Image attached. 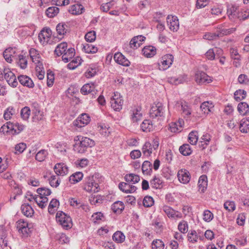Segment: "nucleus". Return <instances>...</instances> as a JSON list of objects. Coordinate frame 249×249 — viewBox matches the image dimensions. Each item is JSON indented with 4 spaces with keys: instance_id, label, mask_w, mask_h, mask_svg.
<instances>
[{
    "instance_id": "f257e3e1",
    "label": "nucleus",
    "mask_w": 249,
    "mask_h": 249,
    "mask_svg": "<svg viewBox=\"0 0 249 249\" xmlns=\"http://www.w3.org/2000/svg\"><path fill=\"white\" fill-rule=\"evenodd\" d=\"M75 143L74 145V150L75 152L83 154L88 148L94 146V141L88 137L82 136H77L74 138Z\"/></svg>"
},
{
    "instance_id": "f03ea898",
    "label": "nucleus",
    "mask_w": 249,
    "mask_h": 249,
    "mask_svg": "<svg viewBox=\"0 0 249 249\" xmlns=\"http://www.w3.org/2000/svg\"><path fill=\"white\" fill-rule=\"evenodd\" d=\"M100 174L95 173L92 176L86 177L85 179L83 189L87 192L96 193L99 191V184L100 181Z\"/></svg>"
},
{
    "instance_id": "7ed1b4c3",
    "label": "nucleus",
    "mask_w": 249,
    "mask_h": 249,
    "mask_svg": "<svg viewBox=\"0 0 249 249\" xmlns=\"http://www.w3.org/2000/svg\"><path fill=\"white\" fill-rule=\"evenodd\" d=\"M17 228L18 232L21 234L22 238H26L30 236L31 233L32 226L24 219H19L17 222Z\"/></svg>"
},
{
    "instance_id": "20e7f679",
    "label": "nucleus",
    "mask_w": 249,
    "mask_h": 249,
    "mask_svg": "<svg viewBox=\"0 0 249 249\" xmlns=\"http://www.w3.org/2000/svg\"><path fill=\"white\" fill-rule=\"evenodd\" d=\"M235 30V28H231L228 29H223L220 32L217 33H208L204 36V38L209 40H213L216 39L219 36L224 35L230 34Z\"/></svg>"
},
{
    "instance_id": "39448f33",
    "label": "nucleus",
    "mask_w": 249,
    "mask_h": 249,
    "mask_svg": "<svg viewBox=\"0 0 249 249\" xmlns=\"http://www.w3.org/2000/svg\"><path fill=\"white\" fill-rule=\"evenodd\" d=\"M123 102V97L120 93L114 92V95L111 98V106L114 110L119 111L122 108Z\"/></svg>"
},
{
    "instance_id": "423d86ee",
    "label": "nucleus",
    "mask_w": 249,
    "mask_h": 249,
    "mask_svg": "<svg viewBox=\"0 0 249 249\" xmlns=\"http://www.w3.org/2000/svg\"><path fill=\"white\" fill-rule=\"evenodd\" d=\"M3 72L4 79L8 84L13 88L16 87L18 85V81L15 74L9 68H4Z\"/></svg>"
},
{
    "instance_id": "0eeeda50",
    "label": "nucleus",
    "mask_w": 249,
    "mask_h": 249,
    "mask_svg": "<svg viewBox=\"0 0 249 249\" xmlns=\"http://www.w3.org/2000/svg\"><path fill=\"white\" fill-rule=\"evenodd\" d=\"M174 57L172 54H167L162 56L159 63V68L160 70H167L173 62Z\"/></svg>"
},
{
    "instance_id": "6e6552de",
    "label": "nucleus",
    "mask_w": 249,
    "mask_h": 249,
    "mask_svg": "<svg viewBox=\"0 0 249 249\" xmlns=\"http://www.w3.org/2000/svg\"><path fill=\"white\" fill-rule=\"evenodd\" d=\"M195 80L199 84H208L212 81L211 77L202 71H198L196 73Z\"/></svg>"
},
{
    "instance_id": "1a4fd4ad",
    "label": "nucleus",
    "mask_w": 249,
    "mask_h": 249,
    "mask_svg": "<svg viewBox=\"0 0 249 249\" xmlns=\"http://www.w3.org/2000/svg\"><path fill=\"white\" fill-rule=\"evenodd\" d=\"M163 110L164 107L161 103H158L151 107L150 110V115L153 118L162 116L164 114Z\"/></svg>"
},
{
    "instance_id": "9d476101",
    "label": "nucleus",
    "mask_w": 249,
    "mask_h": 249,
    "mask_svg": "<svg viewBox=\"0 0 249 249\" xmlns=\"http://www.w3.org/2000/svg\"><path fill=\"white\" fill-rule=\"evenodd\" d=\"M90 120V117L87 114L83 113L73 122V124L78 127H82L87 125Z\"/></svg>"
},
{
    "instance_id": "9b49d317",
    "label": "nucleus",
    "mask_w": 249,
    "mask_h": 249,
    "mask_svg": "<svg viewBox=\"0 0 249 249\" xmlns=\"http://www.w3.org/2000/svg\"><path fill=\"white\" fill-rule=\"evenodd\" d=\"M95 85L93 83L85 84L81 89V92L83 95L91 93L92 96L97 93V90L95 89Z\"/></svg>"
},
{
    "instance_id": "f8f14e48",
    "label": "nucleus",
    "mask_w": 249,
    "mask_h": 249,
    "mask_svg": "<svg viewBox=\"0 0 249 249\" xmlns=\"http://www.w3.org/2000/svg\"><path fill=\"white\" fill-rule=\"evenodd\" d=\"M52 35V31L50 28L44 29L38 34L39 41L42 44L47 43Z\"/></svg>"
},
{
    "instance_id": "ddd939ff",
    "label": "nucleus",
    "mask_w": 249,
    "mask_h": 249,
    "mask_svg": "<svg viewBox=\"0 0 249 249\" xmlns=\"http://www.w3.org/2000/svg\"><path fill=\"white\" fill-rule=\"evenodd\" d=\"M167 22L171 31L176 32L179 29V21L177 17L168 16L167 18Z\"/></svg>"
},
{
    "instance_id": "4468645a",
    "label": "nucleus",
    "mask_w": 249,
    "mask_h": 249,
    "mask_svg": "<svg viewBox=\"0 0 249 249\" xmlns=\"http://www.w3.org/2000/svg\"><path fill=\"white\" fill-rule=\"evenodd\" d=\"M113 58L117 63L123 66L128 67L130 64V61L120 52L115 53Z\"/></svg>"
},
{
    "instance_id": "2eb2a0df",
    "label": "nucleus",
    "mask_w": 249,
    "mask_h": 249,
    "mask_svg": "<svg viewBox=\"0 0 249 249\" xmlns=\"http://www.w3.org/2000/svg\"><path fill=\"white\" fill-rule=\"evenodd\" d=\"M119 188L123 192L126 194L134 193L137 187L128 182H121L119 184Z\"/></svg>"
},
{
    "instance_id": "dca6fc26",
    "label": "nucleus",
    "mask_w": 249,
    "mask_h": 249,
    "mask_svg": "<svg viewBox=\"0 0 249 249\" xmlns=\"http://www.w3.org/2000/svg\"><path fill=\"white\" fill-rule=\"evenodd\" d=\"M6 128H7L8 129L15 130V132H16L17 133H19L20 132L23 130L24 125L18 123H16L14 124L8 123L6 126L4 125L1 127L0 129V132H3Z\"/></svg>"
},
{
    "instance_id": "f3484780",
    "label": "nucleus",
    "mask_w": 249,
    "mask_h": 249,
    "mask_svg": "<svg viewBox=\"0 0 249 249\" xmlns=\"http://www.w3.org/2000/svg\"><path fill=\"white\" fill-rule=\"evenodd\" d=\"M178 177L179 181L184 184L188 183L190 180L189 172L186 169L179 170L178 173Z\"/></svg>"
},
{
    "instance_id": "a211bd4d",
    "label": "nucleus",
    "mask_w": 249,
    "mask_h": 249,
    "mask_svg": "<svg viewBox=\"0 0 249 249\" xmlns=\"http://www.w3.org/2000/svg\"><path fill=\"white\" fill-rule=\"evenodd\" d=\"M53 169L56 175L58 176H64L68 173V167L64 163H62L56 164Z\"/></svg>"
},
{
    "instance_id": "6ab92c4d",
    "label": "nucleus",
    "mask_w": 249,
    "mask_h": 249,
    "mask_svg": "<svg viewBox=\"0 0 249 249\" xmlns=\"http://www.w3.org/2000/svg\"><path fill=\"white\" fill-rule=\"evenodd\" d=\"M19 83L24 86L31 88L34 87V84L32 80L26 75H20L18 76Z\"/></svg>"
},
{
    "instance_id": "aec40b11",
    "label": "nucleus",
    "mask_w": 249,
    "mask_h": 249,
    "mask_svg": "<svg viewBox=\"0 0 249 249\" xmlns=\"http://www.w3.org/2000/svg\"><path fill=\"white\" fill-rule=\"evenodd\" d=\"M75 49L73 48H70L67 49L62 54V60L67 63L72 59L75 55Z\"/></svg>"
},
{
    "instance_id": "412c9836",
    "label": "nucleus",
    "mask_w": 249,
    "mask_h": 249,
    "mask_svg": "<svg viewBox=\"0 0 249 249\" xmlns=\"http://www.w3.org/2000/svg\"><path fill=\"white\" fill-rule=\"evenodd\" d=\"M138 39H140V42H142L145 40V37L142 36H138L132 38L129 43L130 48L135 49L140 46L141 43L138 41Z\"/></svg>"
},
{
    "instance_id": "4be33fe9",
    "label": "nucleus",
    "mask_w": 249,
    "mask_h": 249,
    "mask_svg": "<svg viewBox=\"0 0 249 249\" xmlns=\"http://www.w3.org/2000/svg\"><path fill=\"white\" fill-rule=\"evenodd\" d=\"M56 30L57 34L60 36L63 37V36L66 34L69 31L68 26L65 23H59L56 27Z\"/></svg>"
},
{
    "instance_id": "5701e85b",
    "label": "nucleus",
    "mask_w": 249,
    "mask_h": 249,
    "mask_svg": "<svg viewBox=\"0 0 249 249\" xmlns=\"http://www.w3.org/2000/svg\"><path fill=\"white\" fill-rule=\"evenodd\" d=\"M143 54L147 57H151L156 53V49L153 46H147L142 49Z\"/></svg>"
},
{
    "instance_id": "b1692460",
    "label": "nucleus",
    "mask_w": 249,
    "mask_h": 249,
    "mask_svg": "<svg viewBox=\"0 0 249 249\" xmlns=\"http://www.w3.org/2000/svg\"><path fill=\"white\" fill-rule=\"evenodd\" d=\"M130 119L133 123H137L140 121L142 118V113L138 108L134 109L131 111Z\"/></svg>"
},
{
    "instance_id": "393cba45",
    "label": "nucleus",
    "mask_w": 249,
    "mask_h": 249,
    "mask_svg": "<svg viewBox=\"0 0 249 249\" xmlns=\"http://www.w3.org/2000/svg\"><path fill=\"white\" fill-rule=\"evenodd\" d=\"M124 208V203L120 201L115 202L111 206L112 211L116 214L121 213Z\"/></svg>"
},
{
    "instance_id": "a878e982",
    "label": "nucleus",
    "mask_w": 249,
    "mask_h": 249,
    "mask_svg": "<svg viewBox=\"0 0 249 249\" xmlns=\"http://www.w3.org/2000/svg\"><path fill=\"white\" fill-rule=\"evenodd\" d=\"M178 107H181V110L185 117H188L191 114L190 108L188 106L187 103L184 101H180L177 103Z\"/></svg>"
},
{
    "instance_id": "bb28decb",
    "label": "nucleus",
    "mask_w": 249,
    "mask_h": 249,
    "mask_svg": "<svg viewBox=\"0 0 249 249\" xmlns=\"http://www.w3.org/2000/svg\"><path fill=\"white\" fill-rule=\"evenodd\" d=\"M213 107L214 105L213 103L210 101L204 102L200 106V108L205 114H208L211 112Z\"/></svg>"
},
{
    "instance_id": "cd10ccee",
    "label": "nucleus",
    "mask_w": 249,
    "mask_h": 249,
    "mask_svg": "<svg viewBox=\"0 0 249 249\" xmlns=\"http://www.w3.org/2000/svg\"><path fill=\"white\" fill-rule=\"evenodd\" d=\"M163 210L169 218L170 217L171 218H175V216L177 218L181 217V215H179L180 213L178 212L175 211L170 207L164 206L163 207Z\"/></svg>"
},
{
    "instance_id": "c85d7f7f",
    "label": "nucleus",
    "mask_w": 249,
    "mask_h": 249,
    "mask_svg": "<svg viewBox=\"0 0 249 249\" xmlns=\"http://www.w3.org/2000/svg\"><path fill=\"white\" fill-rule=\"evenodd\" d=\"M15 49L9 47L6 49L3 53V55L5 60L8 62L11 63L12 61V56L15 53Z\"/></svg>"
},
{
    "instance_id": "c756f323",
    "label": "nucleus",
    "mask_w": 249,
    "mask_h": 249,
    "mask_svg": "<svg viewBox=\"0 0 249 249\" xmlns=\"http://www.w3.org/2000/svg\"><path fill=\"white\" fill-rule=\"evenodd\" d=\"M124 179L126 182L130 184L138 183L140 180V176L135 174H128L124 176Z\"/></svg>"
},
{
    "instance_id": "7c9ffc66",
    "label": "nucleus",
    "mask_w": 249,
    "mask_h": 249,
    "mask_svg": "<svg viewBox=\"0 0 249 249\" xmlns=\"http://www.w3.org/2000/svg\"><path fill=\"white\" fill-rule=\"evenodd\" d=\"M141 127L143 132H147L152 131L154 126L153 124H152V122L151 120H145L141 124Z\"/></svg>"
},
{
    "instance_id": "2f4dec72",
    "label": "nucleus",
    "mask_w": 249,
    "mask_h": 249,
    "mask_svg": "<svg viewBox=\"0 0 249 249\" xmlns=\"http://www.w3.org/2000/svg\"><path fill=\"white\" fill-rule=\"evenodd\" d=\"M150 184L153 188L158 189L163 186V181L159 177L155 176L150 181Z\"/></svg>"
},
{
    "instance_id": "473e14b6",
    "label": "nucleus",
    "mask_w": 249,
    "mask_h": 249,
    "mask_svg": "<svg viewBox=\"0 0 249 249\" xmlns=\"http://www.w3.org/2000/svg\"><path fill=\"white\" fill-rule=\"evenodd\" d=\"M84 8L83 6L79 4H75L72 5L69 11L72 15H78L82 13Z\"/></svg>"
},
{
    "instance_id": "72a5a7b5",
    "label": "nucleus",
    "mask_w": 249,
    "mask_h": 249,
    "mask_svg": "<svg viewBox=\"0 0 249 249\" xmlns=\"http://www.w3.org/2000/svg\"><path fill=\"white\" fill-rule=\"evenodd\" d=\"M239 129L243 133H248L249 131V118H244L241 120Z\"/></svg>"
},
{
    "instance_id": "f704fd0d",
    "label": "nucleus",
    "mask_w": 249,
    "mask_h": 249,
    "mask_svg": "<svg viewBox=\"0 0 249 249\" xmlns=\"http://www.w3.org/2000/svg\"><path fill=\"white\" fill-rule=\"evenodd\" d=\"M199 189L204 192L207 186V177L206 175H202L200 177L198 181Z\"/></svg>"
},
{
    "instance_id": "c9c22d12",
    "label": "nucleus",
    "mask_w": 249,
    "mask_h": 249,
    "mask_svg": "<svg viewBox=\"0 0 249 249\" xmlns=\"http://www.w3.org/2000/svg\"><path fill=\"white\" fill-rule=\"evenodd\" d=\"M67 46L68 45L66 42H64L61 43L56 46L54 50V53L57 56H60L62 55L63 53L67 50Z\"/></svg>"
},
{
    "instance_id": "e433bc0d",
    "label": "nucleus",
    "mask_w": 249,
    "mask_h": 249,
    "mask_svg": "<svg viewBox=\"0 0 249 249\" xmlns=\"http://www.w3.org/2000/svg\"><path fill=\"white\" fill-rule=\"evenodd\" d=\"M142 170L143 174L150 175L152 172L151 163L148 160H145L142 164Z\"/></svg>"
},
{
    "instance_id": "4c0bfd02",
    "label": "nucleus",
    "mask_w": 249,
    "mask_h": 249,
    "mask_svg": "<svg viewBox=\"0 0 249 249\" xmlns=\"http://www.w3.org/2000/svg\"><path fill=\"white\" fill-rule=\"evenodd\" d=\"M48 200V199L47 197L41 196L39 195H37V196L35 197V201L37 205L42 209L46 206Z\"/></svg>"
},
{
    "instance_id": "58836bf2",
    "label": "nucleus",
    "mask_w": 249,
    "mask_h": 249,
    "mask_svg": "<svg viewBox=\"0 0 249 249\" xmlns=\"http://www.w3.org/2000/svg\"><path fill=\"white\" fill-rule=\"evenodd\" d=\"M125 236L121 231H116L112 236V239L117 243H122L125 240Z\"/></svg>"
},
{
    "instance_id": "ea45409f",
    "label": "nucleus",
    "mask_w": 249,
    "mask_h": 249,
    "mask_svg": "<svg viewBox=\"0 0 249 249\" xmlns=\"http://www.w3.org/2000/svg\"><path fill=\"white\" fill-rule=\"evenodd\" d=\"M142 151L143 155L147 157L150 156L153 152L152 144L149 142H145L142 146Z\"/></svg>"
},
{
    "instance_id": "a19ab883",
    "label": "nucleus",
    "mask_w": 249,
    "mask_h": 249,
    "mask_svg": "<svg viewBox=\"0 0 249 249\" xmlns=\"http://www.w3.org/2000/svg\"><path fill=\"white\" fill-rule=\"evenodd\" d=\"M237 109L240 114L245 115L249 112V106L246 102H241L238 105Z\"/></svg>"
},
{
    "instance_id": "79ce46f5",
    "label": "nucleus",
    "mask_w": 249,
    "mask_h": 249,
    "mask_svg": "<svg viewBox=\"0 0 249 249\" xmlns=\"http://www.w3.org/2000/svg\"><path fill=\"white\" fill-rule=\"evenodd\" d=\"M21 210L22 213L26 217H31L34 213V210L29 205H22Z\"/></svg>"
},
{
    "instance_id": "37998d69",
    "label": "nucleus",
    "mask_w": 249,
    "mask_h": 249,
    "mask_svg": "<svg viewBox=\"0 0 249 249\" xmlns=\"http://www.w3.org/2000/svg\"><path fill=\"white\" fill-rule=\"evenodd\" d=\"M83 177V174L82 172H77L73 174L69 178V181L72 184H75L80 181Z\"/></svg>"
},
{
    "instance_id": "c03bdc74",
    "label": "nucleus",
    "mask_w": 249,
    "mask_h": 249,
    "mask_svg": "<svg viewBox=\"0 0 249 249\" xmlns=\"http://www.w3.org/2000/svg\"><path fill=\"white\" fill-rule=\"evenodd\" d=\"M82 63V59L79 57H76L68 64V68L70 70H73L80 65Z\"/></svg>"
},
{
    "instance_id": "a18cd8bd",
    "label": "nucleus",
    "mask_w": 249,
    "mask_h": 249,
    "mask_svg": "<svg viewBox=\"0 0 249 249\" xmlns=\"http://www.w3.org/2000/svg\"><path fill=\"white\" fill-rule=\"evenodd\" d=\"M182 122H183L182 120L178 122L171 123L170 124V131L174 133L180 132L182 128Z\"/></svg>"
},
{
    "instance_id": "49530a36",
    "label": "nucleus",
    "mask_w": 249,
    "mask_h": 249,
    "mask_svg": "<svg viewBox=\"0 0 249 249\" xmlns=\"http://www.w3.org/2000/svg\"><path fill=\"white\" fill-rule=\"evenodd\" d=\"M71 219H58L57 222L61 225L63 228L70 229L72 227V224Z\"/></svg>"
},
{
    "instance_id": "de8ad7c7",
    "label": "nucleus",
    "mask_w": 249,
    "mask_h": 249,
    "mask_svg": "<svg viewBox=\"0 0 249 249\" xmlns=\"http://www.w3.org/2000/svg\"><path fill=\"white\" fill-rule=\"evenodd\" d=\"M179 150L180 153L184 156H189L192 152L190 146L188 144H184L180 146Z\"/></svg>"
},
{
    "instance_id": "09e8293b",
    "label": "nucleus",
    "mask_w": 249,
    "mask_h": 249,
    "mask_svg": "<svg viewBox=\"0 0 249 249\" xmlns=\"http://www.w3.org/2000/svg\"><path fill=\"white\" fill-rule=\"evenodd\" d=\"M49 183L52 187L56 188L60 183V179L58 175H52L49 178Z\"/></svg>"
},
{
    "instance_id": "8fccbe9b",
    "label": "nucleus",
    "mask_w": 249,
    "mask_h": 249,
    "mask_svg": "<svg viewBox=\"0 0 249 249\" xmlns=\"http://www.w3.org/2000/svg\"><path fill=\"white\" fill-rule=\"evenodd\" d=\"M6 233L3 230H0V246L1 248L7 246L8 241L6 239Z\"/></svg>"
},
{
    "instance_id": "3c124183",
    "label": "nucleus",
    "mask_w": 249,
    "mask_h": 249,
    "mask_svg": "<svg viewBox=\"0 0 249 249\" xmlns=\"http://www.w3.org/2000/svg\"><path fill=\"white\" fill-rule=\"evenodd\" d=\"M59 12V8L57 7H50L46 10V14L49 18H53Z\"/></svg>"
},
{
    "instance_id": "603ef678",
    "label": "nucleus",
    "mask_w": 249,
    "mask_h": 249,
    "mask_svg": "<svg viewBox=\"0 0 249 249\" xmlns=\"http://www.w3.org/2000/svg\"><path fill=\"white\" fill-rule=\"evenodd\" d=\"M83 50L88 53H94L97 52V48L91 44H86L83 46Z\"/></svg>"
},
{
    "instance_id": "864d4df0",
    "label": "nucleus",
    "mask_w": 249,
    "mask_h": 249,
    "mask_svg": "<svg viewBox=\"0 0 249 249\" xmlns=\"http://www.w3.org/2000/svg\"><path fill=\"white\" fill-rule=\"evenodd\" d=\"M36 192L39 196L45 197L50 196L52 193L50 189L46 187L38 188L36 190Z\"/></svg>"
},
{
    "instance_id": "5fc2aeb1",
    "label": "nucleus",
    "mask_w": 249,
    "mask_h": 249,
    "mask_svg": "<svg viewBox=\"0 0 249 249\" xmlns=\"http://www.w3.org/2000/svg\"><path fill=\"white\" fill-rule=\"evenodd\" d=\"M237 8L234 6L228 7L227 9V14L230 19L231 20L237 16Z\"/></svg>"
},
{
    "instance_id": "6e6d98bb",
    "label": "nucleus",
    "mask_w": 249,
    "mask_h": 249,
    "mask_svg": "<svg viewBox=\"0 0 249 249\" xmlns=\"http://www.w3.org/2000/svg\"><path fill=\"white\" fill-rule=\"evenodd\" d=\"M189 142L192 145L196 144L198 141V135L196 131L191 132L188 136Z\"/></svg>"
},
{
    "instance_id": "4d7b16f0",
    "label": "nucleus",
    "mask_w": 249,
    "mask_h": 249,
    "mask_svg": "<svg viewBox=\"0 0 249 249\" xmlns=\"http://www.w3.org/2000/svg\"><path fill=\"white\" fill-rule=\"evenodd\" d=\"M48 155V152L45 150H41L36 154V159L38 161H44Z\"/></svg>"
},
{
    "instance_id": "13d9d810",
    "label": "nucleus",
    "mask_w": 249,
    "mask_h": 249,
    "mask_svg": "<svg viewBox=\"0 0 249 249\" xmlns=\"http://www.w3.org/2000/svg\"><path fill=\"white\" fill-rule=\"evenodd\" d=\"M246 96V92L242 89L236 90L234 93V98L237 101L244 99Z\"/></svg>"
},
{
    "instance_id": "bf43d9fd",
    "label": "nucleus",
    "mask_w": 249,
    "mask_h": 249,
    "mask_svg": "<svg viewBox=\"0 0 249 249\" xmlns=\"http://www.w3.org/2000/svg\"><path fill=\"white\" fill-rule=\"evenodd\" d=\"M30 113V108L28 107H25L20 111L21 117L23 120H27L29 117Z\"/></svg>"
},
{
    "instance_id": "052dcab7",
    "label": "nucleus",
    "mask_w": 249,
    "mask_h": 249,
    "mask_svg": "<svg viewBox=\"0 0 249 249\" xmlns=\"http://www.w3.org/2000/svg\"><path fill=\"white\" fill-rule=\"evenodd\" d=\"M164 244L163 242L159 239L154 240L152 244V249H164Z\"/></svg>"
},
{
    "instance_id": "680f3d73",
    "label": "nucleus",
    "mask_w": 249,
    "mask_h": 249,
    "mask_svg": "<svg viewBox=\"0 0 249 249\" xmlns=\"http://www.w3.org/2000/svg\"><path fill=\"white\" fill-rule=\"evenodd\" d=\"M15 113V109L12 107H9L5 111L3 114V117L5 120H8L10 119L11 118L12 116L14 115Z\"/></svg>"
},
{
    "instance_id": "e2e57ef3",
    "label": "nucleus",
    "mask_w": 249,
    "mask_h": 249,
    "mask_svg": "<svg viewBox=\"0 0 249 249\" xmlns=\"http://www.w3.org/2000/svg\"><path fill=\"white\" fill-rule=\"evenodd\" d=\"M249 18V10L242 9L238 15V18L240 20H244Z\"/></svg>"
},
{
    "instance_id": "0e129e2a",
    "label": "nucleus",
    "mask_w": 249,
    "mask_h": 249,
    "mask_svg": "<svg viewBox=\"0 0 249 249\" xmlns=\"http://www.w3.org/2000/svg\"><path fill=\"white\" fill-rule=\"evenodd\" d=\"M85 38L88 42H92L96 39V33L94 31H91L87 33L85 36Z\"/></svg>"
},
{
    "instance_id": "69168bd1",
    "label": "nucleus",
    "mask_w": 249,
    "mask_h": 249,
    "mask_svg": "<svg viewBox=\"0 0 249 249\" xmlns=\"http://www.w3.org/2000/svg\"><path fill=\"white\" fill-rule=\"evenodd\" d=\"M224 207L229 212H232L235 209V204L233 201H227L224 204Z\"/></svg>"
},
{
    "instance_id": "338daca9",
    "label": "nucleus",
    "mask_w": 249,
    "mask_h": 249,
    "mask_svg": "<svg viewBox=\"0 0 249 249\" xmlns=\"http://www.w3.org/2000/svg\"><path fill=\"white\" fill-rule=\"evenodd\" d=\"M30 55L33 62H36V60L40 58V55L37 50L35 49L31 48L29 51Z\"/></svg>"
},
{
    "instance_id": "774afa93",
    "label": "nucleus",
    "mask_w": 249,
    "mask_h": 249,
    "mask_svg": "<svg viewBox=\"0 0 249 249\" xmlns=\"http://www.w3.org/2000/svg\"><path fill=\"white\" fill-rule=\"evenodd\" d=\"M153 198L150 196H146L143 200V204L145 207H150L154 204Z\"/></svg>"
}]
</instances>
